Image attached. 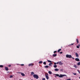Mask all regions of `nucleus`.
Here are the masks:
<instances>
[{
    "label": "nucleus",
    "mask_w": 80,
    "mask_h": 80,
    "mask_svg": "<svg viewBox=\"0 0 80 80\" xmlns=\"http://www.w3.org/2000/svg\"><path fill=\"white\" fill-rule=\"evenodd\" d=\"M53 75H56V76H57V77H58L59 78H62L63 77H65L66 76V75L64 74V75H62V74H60V75H59V74H54Z\"/></svg>",
    "instance_id": "f257e3e1"
},
{
    "label": "nucleus",
    "mask_w": 80,
    "mask_h": 80,
    "mask_svg": "<svg viewBox=\"0 0 80 80\" xmlns=\"http://www.w3.org/2000/svg\"><path fill=\"white\" fill-rule=\"evenodd\" d=\"M33 77L34 78H36V79H38V76L37 74H34Z\"/></svg>",
    "instance_id": "f03ea898"
},
{
    "label": "nucleus",
    "mask_w": 80,
    "mask_h": 80,
    "mask_svg": "<svg viewBox=\"0 0 80 80\" xmlns=\"http://www.w3.org/2000/svg\"><path fill=\"white\" fill-rule=\"evenodd\" d=\"M66 57H67V58H70L72 57V56L71 55H68L67 54L66 55Z\"/></svg>",
    "instance_id": "7ed1b4c3"
},
{
    "label": "nucleus",
    "mask_w": 80,
    "mask_h": 80,
    "mask_svg": "<svg viewBox=\"0 0 80 80\" xmlns=\"http://www.w3.org/2000/svg\"><path fill=\"white\" fill-rule=\"evenodd\" d=\"M47 80H48L49 78H48V74L46 73L45 74Z\"/></svg>",
    "instance_id": "20e7f679"
},
{
    "label": "nucleus",
    "mask_w": 80,
    "mask_h": 80,
    "mask_svg": "<svg viewBox=\"0 0 80 80\" xmlns=\"http://www.w3.org/2000/svg\"><path fill=\"white\" fill-rule=\"evenodd\" d=\"M34 65V64L33 63H30L29 64L28 66L30 67V66H31V67H32V66H33Z\"/></svg>",
    "instance_id": "39448f33"
},
{
    "label": "nucleus",
    "mask_w": 80,
    "mask_h": 80,
    "mask_svg": "<svg viewBox=\"0 0 80 80\" xmlns=\"http://www.w3.org/2000/svg\"><path fill=\"white\" fill-rule=\"evenodd\" d=\"M75 60L77 62H79V61H80V59H79V58H76L75 59Z\"/></svg>",
    "instance_id": "423d86ee"
},
{
    "label": "nucleus",
    "mask_w": 80,
    "mask_h": 80,
    "mask_svg": "<svg viewBox=\"0 0 80 80\" xmlns=\"http://www.w3.org/2000/svg\"><path fill=\"white\" fill-rule=\"evenodd\" d=\"M59 65H63V63H62L61 61L59 62Z\"/></svg>",
    "instance_id": "0eeeda50"
},
{
    "label": "nucleus",
    "mask_w": 80,
    "mask_h": 80,
    "mask_svg": "<svg viewBox=\"0 0 80 80\" xmlns=\"http://www.w3.org/2000/svg\"><path fill=\"white\" fill-rule=\"evenodd\" d=\"M5 68L6 70V71H8V67H5Z\"/></svg>",
    "instance_id": "6e6552de"
},
{
    "label": "nucleus",
    "mask_w": 80,
    "mask_h": 80,
    "mask_svg": "<svg viewBox=\"0 0 80 80\" xmlns=\"http://www.w3.org/2000/svg\"><path fill=\"white\" fill-rule=\"evenodd\" d=\"M76 57H77L78 58V57H79L78 54L77 52L76 53Z\"/></svg>",
    "instance_id": "1a4fd4ad"
},
{
    "label": "nucleus",
    "mask_w": 80,
    "mask_h": 80,
    "mask_svg": "<svg viewBox=\"0 0 80 80\" xmlns=\"http://www.w3.org/2000/svg\"><path fill=\"white\" fill-rule=\"evenodd\" d=\"M55 71H56V72H58V71H59V69H58L56 68L54 69Z\"/></svg>",
    "instance_id": "9d476101"
},
{
    "label": "nucleus",
    "mask_w": 80,
    "mask_h": 80,
    "mask_svg": "<svg viewBox=\"0 0 80 80\" xmlns=\"http://www.w3.org/2000/svg\"><path fill=\"white\" fill-rule=\"evenodd\" d=\"M21 75L22 76H25V74L21 72Z\"/></svg>",
    "instance_id": "9b49d317"
},
{
    "label": "nucleus",
    "mask_w": 80,
    "mask_h": 80,
    "mask_svg": "<svg viewBox=\"0 0 80 80\" xmlns=\"http://www.w3.org/2000/svg\"><path fill=\"white\" fill-rule=\"evenodd\" d=\"M57 54H53V57H57Z\"/></svg>",
    "instance_id": "f8f14e48"
},
{
    "label": "nucleus",
    "mask_w": 80,
    "mask_h": 80,
    "mask_svg": "<svg viewBox=\"0 0 80 80\" xmlns=\"http://www.w3.org/2000/svg\"><path fill=\"white\" fill-rule=\"evenodd\" d=\"M48 72L49 74H52V72L50 71H48Z\"/></svg>",
    "instance_id": "ddd939ff"
},
{
    "label": "nucleus",
    "mask_w": 80,
    "mask_h": 80,
    "mask_svg": "<svg viewBox=\"0 0 80 80\" xmlns=\"http://www.w3.org/2000/svg\"><path fill=\"white\" fill-rule=\"evenodd\" d=\"M76 41L77 43H79V42L78 41V38H77L76 39Z\"/></svg>",
    "instance_id": "4468645a"
},
{
    "label": "nucleus",
    "mask_w": 80,
    "mask_h": 80,
    "mask_svg": "<svg viewBox=\"0 0 80 80\" xmlns=\"http://www.w3.org/2000/svg\"><path fill=\"white\" fill-rule=\"evenodd\" d=\"M52 64H53V63H49L48 65L50 66H52V65H52Z\"/></svg>",
    "instance_id": "2eb2a0df"
},
{
    "label": "nucleus",
    "mask_w": 80,
    "mask_h": 80,
    "mask_svg": "<svg viewBox=\"0 0 80 80\" xmlns=\"http://www.w3.org/2000/svg\"><path fill=\"white\" fill-rule=\"evenodd\" d=\"M61 50H62V49H59V50H58V52H60V51H61Z\"/></svg>",
    "instance_id": "dca6fc26"
},
{
    "label": "nucleus",
    "mask_w": 80,
    "mask_h": 80,
    "mask_svg": "<svg viewBox=\"0 0 80 80\" xmlns=\"http://www.w3.org/2000/svg\"><path fill=\"white\" fill-rule=\"evenodd\" d=\"M43 63V62L42 61H39V63H40V64H42Z\"/></svg>",
    "instance_id": "f3484780"
},
{
    "label": "nucleus",
    "mask_w": 80,
    "mask_h": 80,
    "mask_svg": "<svg viewBox=\"0 0 80 80\" xmlns=\"http://www.w3.org/2000/svg\"><path fill=\"white\" fill-rule=\"evenodd\" d=\"M47 61L48 62H49V63H52V61L49 60H48Z\"/></svg>",
    "instance_id": "a211bd4d"
},
{
    "label": "nucleus",
    "mask_w": 80,
    "mask_h": 80,
    "mask_svg": "<svg viewBox=\"0 0 80 80\" xmlns=\"http://www.w3.org/2000/svg\"><path fill=\"white\" fill-rule=\"evenodd\" d=\"M0 67L1 68H3V65H0Z\"/></svg>",
    "instance_id": "6ab92c4d"
},
{
    "label": "nucleus",
    "mask_w": 80,
    "mask_h": 80,
    "mask_svg": "<svg viewBox=\"0 0 80 80\" xmlns=\"http://www.w3.org/2000/svg\"><path fill=\"white\" fill-rule=\"evenodd\" d=\"M53 67L54 68H57V65H54Z\"/></svg>",
    "instance_id": "aec40b11"
},
{
    "label": "nucleus",
    "mask_w": 80,
    "mask_h": 80,
    "mask_svg": "<svg viewBox=\"0 0 80 80\" xmlns=\"http://www.w3.org/2000/svg\"><path fill=\"white\" fill-rule=\"evenodd\" d=\"M48 67H49L48 66H47V65H46V66L44 67L45 68H48Z\"/></svg>",
    "instance_id": "412c9836"
},
{
    "label": "nucleus",
    "mask_w": 80,
    "mask_h": 80,
    "mask_svg": "<svg viewBox=\"0 0 80 80\" xmlns=\"http://www.w3.org/2000/svg\"><path fill=\"white\" fill-rule=\"evenodd\" d=\"M43 64H44V65H46V62H43Z\"/></svg>",
    "instance_id": "4be33fe9"
},
{
    "label": "nucleus",
    "mask_w": 80,
    "mask_h": 80,
    "mask_svg": "<svg viewBox=\"0 0 80 80\" xmlns=\"http://www.w3.org/2000/svg\"><path fill=\"white\" fill-rule=\"evenodd\" d=\"M78 65H80V62L78 63Z\"/></svg>",
    "instance_id": "5701e85b"
},
{
    "label": "nucleus",
    "mask_w": 80,
    "mask_h": 80,
    "mask_svg": "<svg viewBox=\"0 0 80 80\" xmlns=\"http://www.w3.org/2000/svg\"><path fill=\"white\" fill-rule=\"evenodd\" d=\"M77 48H80V47H79V46H77Z\"/></svg>",
    "instance_id": "b1692460"
},
{
    "label": "nucleus",
    "mask_w": 80,
    "mask_h": 80,
    "mask_svg": "<svg viewBox=\"0 0 80 80\" xmlns=\"http://www.w3.org/2000/svg\"><path fill=\"white\" fill-rule=\"evenodd\" d=\"M34 74V72H31V75H33Z\"/></svg>",
    "instance_id": "393cba45"
},
{
    "label": "nucleus",
    "mask_w": 80,
    "mask_h": 80,
    "mask_svg": "<svg viewBox=\"0 0 80 80\" xmlns=\"http://www.w3.org/2000/svg\"><path fill=\"white\" fill-rule=\"evenodd\" d=\"M12 77H13V76H12V75L10 76V78H12Z\"/></svg>",
    "instance_id": "a878e982"
},
{
    "label": "nucleus",
    "mask_w": 80,
    "mask_h": 80,
    "mask_svg": "<svg viewBox=\"0 0 80 80\" xmlns=\"http://www.w3.org/2000/svg\"><path fill=\"white\" fill-rule=\"evenodd\" d=\"M73 74L74 75H77V73H73Z\"/></svg>",
    "instance_id": "bb28decb"
},
{
    "label": "nucleus",
    "mask_w": 80,
    "mask_h": 80,
    "mask_svg": "<svg viewBox=\"0 0 80 80\" xmlns=\"http://www.w3.org/2000/svg\"><path fill=\"white\" fill-rule=\"evenodd\" d=\"M74 67H75L76 68H77V66L76 65H75L74 66Z\"/></svg>",
    "instance_id": "cd10ccee"
},
{
    "label": "nucleus",
    "mask_w": 80,
    "mask_h": 80,
    "mask_svg": "<svg viewBox=\"0 0 80 80\" xmlns=\"http://www.w3.org/2000/svg\"><path fill=\"white\" fill-rule=\"evenodd\" d=\"M57 53V51H56L54 52V53Z\"/></svg>",
    "instance_id": "c85d7f7f"
},
{
    "label": "nucleus",
    "mask_w": 80,
    "mask_h": 80,
    "mask_svg": "<svg viewBox=\"0 0 80 80\" xmlns=\"http://www.w3.org/2000/svg\"><path fill=\"white\" fill-rule=\"evenodd\" d=\"M63 69H61L60 70V72H63Z\"/></svg>",
    "instance_id": "c756f323"
},
{
    "label": "nucleus",
    "mask_w": 80,
    "mask_h": 80,
    "mask_svg": "<svg viewBox=\"0 0 80 80\" xmlns=\"http://www.w3.org/2000/svg\"><path fill=\"white\" fill-rule=\"evenodd\" d=\"M78 72L79 73H80V71H79V70H78Z\"/></svg>",
    "instance_id": "7c9ffc66"
},
{
    "label": "nucleus",
    "mask_w": 80,
    "mask_h": 80,
    "mask_svg": "<svg viewBox=\"0 0 80 80\" xmlns=\"http://www.w3.org/2000/svg\"><path fill=\"white\" fill-rule=\"evenodd\" d=\"M21 66H24V65L23 64H22L21 65Z\"/></svg>",
    "instance_id": "2f4dec72"
},
{
    "label": "nucleus",
    "mask_w": 80,
    "mask_h": 80,
    "mask_svg": "<svg viewBox=\"0 0 80 80\" xmlns=\"http://www.w3.org/2000/svg\"><path fill=\"white\" fill-rule=\"evenodd\" d=\"M42 80H45V78H42Z\"/></svg>",
    "instance_id": "473e14b6"
},
{
    "label": "nucleus",
    "mask_w": 80,
    "mask_h": 80,
    "mask_svg": "<svg viewBox=\"0 0 80 80\" xmlns=\"http://www.w3.org/2000/svg\"><path fill=\"white\" fill-rule=\"evenodd\" d=\"M62 53H63V52H60V53L61 54Z\"/></svg>",
    "instance_id": "72a5a7b5"
},
{
    "label": "nucleus",
    "mask_w": 80,
    "mask_h": 80,
    "mask_svg": "<svg viewBox=\"0 0 80 80\" xmlns=\"http://www.w3.org/2000/svg\"><path fill=\"white\" fill-rule=\"evenodd\" d=\"M56 64H57V63H56V62H54V65H56Z\"/></svg>",
    "instance_id": "f704fd0d"
},
{
    "label": "nucleus",
    "mask_w": 80,
    "mask_h": 80,
    "mask_svg": "<svg viewBox=\"0 0 80 80\" xmlns=\"http://www.w3.org/2000/svg\"><path fill=\"white\" fill-rule=\"evenodd\" d=\"M73 45V44H70L69 45Z\"/></svg>",
    "instance_id": "c9c22d12"
},
{
    "label": "nucleus",
    "mask_w": 80,
    "mask_h": 80,
    "mask_svg": "<svg viewBox=\"0 0 80 80\" xmlns=\"http://www.w3.org/2000/svg\"><path fill=\"white\" fill-rule=\"evenodd\" d=\"M58 63L59 64V62H57L56 63L57 64H58Z\"/></svg>",
    "instance_id": "e433bc0d"
},
{
    "label": "nucleus",
    "mask_w": 80,
    "mask_h": 80,
    "mask_svg": "<svg viewBox=\"0 0 80 80\" xmlns=\"http://www.w3.org/2000/svg\"><path fill=\"white\" fill-rule=\"evenodd\" d=\"M8 67H11V65H8Z\"/></svg>",
    "instance_id": "4c0bfd02"
},
{
    "label": "nucleus",
    "mask_w": 80,
    "mask_h": 80,
    "mask_svg": "<svg viewBox=\"0 0 80 80\" xmlns=\"http://www.w3.org/2000/svg\"><path fill=\"white\" fill-rule=\"evenodd\" d=\"M78 46H79V47H80V44H78Z\"/></svg>",
    "instance_id": "58836bf2"
},
{
    "label": "nucleus",
    "mask_w": 80,
    "mask_h": 80,
    "mask_svg": "<svg viewBox=\"0 0 80 80\" xmlns=\"http://www.w3.org/2000/svg\"><path fill=\"white\" fill-rule=\"evenodd\" d=\"M73 58V59H74V58Z\"/></svg>",
    "instance_id": "ea45409f"
},
{
    "label": "nucleus",
    "mask_w": 80,
    "mask_h": 80,
    "mask_svg": "<svg viewBox=\"0 0 80 80\" xmlns=\"http://www.w3.org/2000/svg\"><path fill=\"white\" fill-rule=\"evenodd\" d=\"M55 77L56 78L57 77V76H55Z\"/></svg>",
    "instance_id": "a19ab883"
},
{
    "label": "nucleus",
    "mask_w": 80,
    "mask_h": 80,
    "mask_svg": "<svg viewBox=\"0 0 80 80\" xmlns=\"http://www.w3.org/2000/svg\"><path fill=\"white\" fill-rule=\"evenodd\" d=\"M79 79H80V77L79 78Z\"/></svg>",
    "instance_id": "79ce46f5"
}]
</instances>
